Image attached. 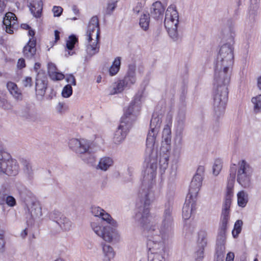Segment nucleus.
<instances>
[{"mask_svg":"<svg viewBox=\"0 0 261 261\" xmlns=\"http://www.w3.org/2000/svg\"><path fill=\"white\" fill-rule=\"evenodd\" d=\"M204 172V168L202 166L198 167L197 172L194 176L189 187L190 197L196 196L202 186V176Z\"/></svg>","mask_w":261,"mask_h":261,"instance_id":"10","label":"nucleus"},{"mask_svg":"<svg viewBox=\"0 0 261 261\" xmlns=\"http://www.w3.org/2000/svg\"><path fill=\"white\" fill-rule=\"evenodd\" d=\"M5 246L4 241V232L3 230L0 231V251L4 249Z\"/></svg>","mask_w":261,"mask_h":261,"instance_id":"49","label":"nucleus"},{"mask_svg":"<svg viewBox=\"0 0 261 261\" xmlns=\"http://www.w3.org/2000/svg\"><path fill=\"white\" fill-rule=\"evenodd\" d=\"M18 169L16 161L12 159L9 153L0 150V174L15 176L17 174Z\"/></svg>","mask_w":261,"mask_h":261,"instance_id":"7","label":"nucleus"},{"mask_svg":"<svg viewBox=\"0 0 261 261\" xmlns=\"http://www.w3.org/2000/svg\"><path fill=\"white\" fill-rule=\"evenodd\" d=\"M47 86V79L44 72L38 73L36 79V93L41 97L45 95Z\"/></svg>","mask_w":261,"mask_h":261,"instance_id":"14","label":"nucleus"},{"mask_svg":"<svg viewBox=\"0 0 261 261\" xmlns=\"http://www.w3.org/2000/svg\"><path fill=\"white\" fill-rule=\"evenodd\" d=\"M100 217L108 223L112 224L113 226L116 225V222L113 220L111 216L108 213H106L104 210Z\"/></svg>","mask_w":261,"mask_h":261,"instance_id":"35","label":"nucleus"},{"mask_svg":"<svg viewBox=\"0 0 261 261\" xmlns=\"http://www.w3.org/2000/svg\"><path fill=\"white\" fill-rule=\"evenodd\" d=\"M234 258V253L232 252H229L226 255L225 261H233Z\"/></svg>","mask_w":261,"mask_h":261,"instance_id":"51","label":"nucleus"},{"mask_svg":"<svg viewBox=\"0 0 261 261\" xmlns=\"http://www.w3.org/2000/svg\"><path fill=\"white\" fill-rule=\"evenodd\" d=\"M135 106V102L132 101L125 110L124 114L121 118L120 124L114 135L113 140L116 144L124 140L133 122L136 119L137 116L133 113Z\"/></svg>","mask_w":261,"mask_h":261,"instance_id":"4","label":"nucleus"},{"mask_svg":"<svg viewBox=\"0 0 261 261\" xmlns=\"http://www.w3.org/2000/svg\"><path fill=\"white\" fill-rule=\"evenodd\" d=\"M21 28L23 30H28L31 27L27 23H22L21 24Z\"/></svg>","mask_w":261,"mask_h":261,"instance_id":"57","label":"nucleus"},{"mask_svg":"<svg viewBox=\"0 0 261 261\" xmlns=\"http://www.w3.org/2000/svg\"><path fill=\"white\" fill-rule=\"evenodd\" d=\"M150 22L149 14H143L140 19L139 24L145 31L148 29Z\"/></svg>","mask_w":261,"mask_h":261,"instance_id":"29","label":"nucleus"},{"mask_svg":"<svg viewBox=\"0 0 261 261\" xmlns=\"http://www.w3.org/2000/svg\"><path fill=\"white\" fill-rule=\"evenodd\" d=\"M165 8L161 2L157 1L154 3L151 8L150 13L152 17L155 19L162 17Z\"/></svg>","mask_w":261,"mask_h":261,"instance_id":"19","label":"nucleus"},{"mask_svg":"<svg viewBox=\"0 0 261 261\" xmlns=\"http://www.w3.org/2000/svg\"><path fill=\"white\" fill-rule=\"evenodd\" d=\"M6 8V4L5 2L3 0H0V13H2L4 11Z\"/></svg>","mask_w":261,"mask_h":261,"instance_id":"52","label":"nucleus"},{"mask_svg":"<svg viewBox=\"0 0 261 261\" xmlns=\"http://www.w3.org/2000/svg\"><path fill=\"white\" fill-rule=\"evenodd\" d=\"M239 168L237 172V181L244 188L251 186V171L250 166L245 160H242L238 163Z\"/></svg>","mask_w":261,"mask_h":261,"instance_id":"8","label":"nucleus"},{"mask_svg":"<svg viewBox=\"0 0 261 261\" xmlns=\"http://www.w3.org/2000/svg\"><path fill=\"white\" fill-rule=\"evenodd\" d=\"M156 169H157V163H156V162L155 161V162H153L150 164V167L149 169L148 168H147V169L146 170L145 172L147 171L148 173H149V170H150V177L151 178L152 180H153V179L155 177Z\"/></svg>","mask_w":261,"mask_h":261,"instance_id":"34","label":"nucleus"},{"mask_svg":"<svg viewBox=\"0 0 261 261\" xmlns=\"http://www.w3.org/2000/svg\"><path fill=\"white\" fill-rule=\"evenodd\" d=\"M171 126L172 120L171 118L170 119L169 122L164 126L163 130V139L162 144L161 146V150L163 149L164 147V145H166V151L169 152L170 150V144L171 141Z\"/></svg>","mask_w":261,"mask_h":261,"instance_id":"16","label":"nucleus"},{"mask_svg":"<svg viewBox=\"0 0 261 261\" xmlns=\"http://www.w3.org/2000/svg\"><path fill=\"white\" fill-rule=\"evenodd\" d=\"M63 106H64V105L63 103H60L59 104V106L60 109V112H61V109L63 107Z\"/></svg>","mask_w":261,"mask_h":261,"instance_id":"61","label":"nucleus"},{"mask_svg":"<svg viewBox=\"0 0 261 261\" xmlns=\"http://www.w3.org/2000/svg\"><path fill=\"white\" fill-rule=\"evenodd\" d=\"M125 88L123 82H122L121 80H119L114 83L113 87L110 90V94L115 95L120 93L123 91Z\"/></svg>","mask_w":261,"mask_h":261,"instance_id":"24","label":"nucleus"},{"mask_svg":"<svg viewBox=\"0 0 261 261\" xmlns=\"http://www.w3.org/2000/svg\"><path fill=\"white\" fill-rule=\"evenodd\" d=\"M178 13L175 5H170L166 10L164 25L170 36L174 38L177 35Z\"/></svg>","mask_w":261,"mask_h":261,"instance_id":"6","label":"nucleus"},{"mask_svg":"<svg viewBox=\"0 0 261 261\" xmlns=\"http://www.w3.org/2000/svg\"><path fill=\"white\" fill-rule=\"evenodd\" d=\"M113 164V160L112 158L105 156L101 158L97 165V168L103 171L107 170Z\"/></svg>","mask_w":261,"mask_h":261,"instance_id":"23","label":"nucleus"},{"mask_svg":"<svg viewBox=\"0 0 261 261\" xmlns=\"http://www.w3.org/2000/svg\"><path fill=\"white\" fill-rule=\"evenodd\" d=\"M30 10L34 17L40 18L42 15L43 3L41 0H33L31 3Z\"/></svg>","mask_w":261,"mask_h":261,"instance_id":"20","label":"nucleus"},{"mask_svg":"<svg viewBox=\"0 0 261 261\" xmlns=\"http://www.w3.org/2000/svg\"><path fill=\"white\" fill-rule=\"evenodd\" d=\"M50 78L53 81H60L64 79L65 75L62 73L58 71V70L50 75Z\"/></svg>","mask_w":261,"mask_h":261,"instance_id":"39","label":"nucleus"},{"mask_svg":"<svg viewBox=\"0 0 261 261\" xmlns=\"http://www.w3.org/2000/svg\"><path fill=\"white\" fill-rule=\"evenodd\" d=\"M35 34V31L32 30L31 28L28 30V35L31 36L32 38L30 39H36L34 37Z\"/></svg>","mask_w":261,"mask_h":261,"instance_id":"53","label":"nucleus"},{"mask_svg":"<svg viewBox=\"0 0 261 261\" xmlns=\"http://www.w3.org/2000/svg\"><path fill=\"white\" fill-rule=\"evenodd\" d=\"M103 251L105 253V256L108 258L109 261L111 258H113L115 256V252L112 247L109 245L103 244L102 246Z\"/></svg>","mask_w":261,"mask_h":261,"instance_id":"30","label":"nucleus"},{"mask_svg":"<svg viewBox=\"0 0 261 261\" xmlns=\"http://www.w3.org/2000/svg\"><path fill=\"white\" fill-rule=\"evenodd\" d=\"M233 187L234 185H232L231 182L227 185L226 192L221 214L218 232V236L222 238L225 236L230 219V207L233 195Z\"/></svg>","mask_w":261,"mask_h":261,"instance_id":"5","label":"nucleus"},{"mask_svg":"<svg viewBox=\"0 0 261 261\" xmlns=\"http://www.w3.org/2000/svg\"><path fill=\"white\" fill-rule=\"evenodd\" d=\"M236 178V171L234 170H232L231 169L230 171L229 176L227 179V184H230V182L232 183V185H234V181Z\"/></svg>","mask_w":261,"mask_h":261,"instance_id":"45","label":"nucleus"},{"mask_svg":"<svg viewBox=\"0 0 261 261\" xmlns=\"http://www.w3.org/2000/svg\"><path fill=\"white\" fill-rule=\"evenodd\" d=\"M233 48L230 44L223 45L217 56L215 64L214 85L216 90L214 96V105L219 111L224 112L228 100L227 86L230 81L228 70L233 64Z\"/></svg>","mask_w":261,"mask_h":261,"instance_id":"1","label":"nucleus"},{"mask_svg":"<svg viewBox=\"0 0 261 261\" xmlns=\"http://www.w3.org/2000/svg\"><path fill=\"white\" fill-rule=\"evenodd\" d=\"M150 192L148 191L145 193L144 197L140 200V203H137L139 211L136 214V218L138 219L140 223L144 227V233L147 238V247L148 249V258L149 261H162L160 260L161 255L157 250L161 245L155 237H159L162 234V231L159 229L155 225L150 224L151 217L150 216L149 206L151 201L149 198Z\"/></svg>","mask_w":261,"mask_h":261,"instance_id":"2","label":"nucleus"},{"mask_svg":"<svg viewBox=\"0 0 261 261\" xmlns=\"http://www.w3.org/2000/svg\"><path fill=\"white\" fill-rule=\"evenodd\" d=\"M120 80L122 82H123V85L125 88L129 89L133 85L135 84L136 81L135 71H128L124 77Z\"/></svg>","mask_w":261,"mask_h":261,"instance_id":"22","label":"nucleus"},{"mask_svg":"<svg viewBox=\"0 0 261 261\" xmlns=\"http://www.w3.org/2000/svg\"><path fill=\"white\" fill-rule=\"evenodd\" d=\"M26 66L25 60L21 58L18 60L17 63V67L18 69H22Z\"/></svg>","mask_w":261,"mask_h":261,"instance_id":"48","label":"nucleus"},{"mask_svg":"<svg viewBox=\"0 0 261 261\" xmlns=\"http://www.w3.org/2000/svg\"><path fill=\"white\" fill-rule=\"evenodd\" d=\"M63 222H61L62 224H60L61 227L64 229L65 230H67L70 229L71 227V222L66 218H64L63 219Z\"/></svg>","mask_w":261,"mask_h":261,"instance_id":"41","label":"nucleus"},{"mask_svg":"<svg viewBox=\"0 0 261 261\" xmlns=\"http://www.w3.org/2000/svg\"><path fill=\"white\" fill-rule=\"evenodd\" d=\"M257 86L261 90V76L259 77L257 79Z\"/></svg>","mask_w":261,"mask_h":261,"instance_id":"58","label":"nucleus"},{"mask_svg":"<svg viewBox=\"0 0 261 261\" xmlns=\"http://www.w3.org/2000/svg\"><path fill=\"white\" fill-rule=\"evenodd\" d=\"M19 26L17 18L12 12L6 13L3 21V27L7 33L12 34L15 30H17Z\"/></svg>","mask_w":261,"mask_h":261,"instance_id":"11","label":"nucleus"},{"mask_svg":"<svg viewBox=\"0 0 261 261\" xmlns=\"http://www.w3.org/2000/svg\"><path fill=\"white\" fill-rule=\"evenodd\" d=\"M77 42L78 38L74 35H70L66 41V48L69 50H72Z\"/></svg>","mask_w":261,"mask_h":261,"instance_id":"31","label":"nucleus"},{"mask_svg":"<svg viewBox=\"0 0 261 261\" xmlns=\"http://www.w3.org/2000/svg\"><path fill=\"white\" fill-rule=\"evenodd\" d=\"M207 233L204 230H200L198 233V242L200 249L196 252V261H200L204 256V250L207 245Z\"/></svg>","mask_w":261,"mask_h":261,"instance_id":"17","label":"nucleus"},{"mask_svg":"<svg viewBox=\"0 0 261 261\" xmlns=\"http://www.w3.org/2000/svg\"><path fill=\"white\" fill-rule=\"evenodd\" d=\"M172 221L171 218V211L170 208L166 209L164 213V219L163 223L164 226L168 223H170Z\"/></svg>","mask_w":261,"mask_h":261,"instance_id":"37","label":"nucleus"},{"mask_svg":"<svg viewBox=\"0 0 261 261\" xmlns=\"http://www.w3.org/2000/svg\"><path fill=\"white\" fill-rule=\"evenodd\" d=\"M243 221L238 220L234 223L233 229L232 231V235L234 238H237L242 231Z\"/></svg>","mask_w":261,"mask_h":261,"instance_id":"28","label":"nucleus"},{"mask_svg":"<svg viewBox=\"0 0 261 261\" xmlns=\"http://www.w3.org/2000/svg\"><path fill=\"white\" fill-rule=\"evenodd\" d=\"M252 102L254 104V109L255 112L261 111V95L253 97Z\"/></svg>","mask_w":261,"mask_h":261,"instance_id":"32","label":"nucleus"},{"mask_svg":"<svg viewBox=\"0 0 261 261\" xmlns=\"http://www.w3.org/2000/svg\"><path fill=\"white\" fill-rule=\"evenodd\" d=\"M0 107L6 109L8 107V101L4 97L0 96Z\"/></svg>","mask_w":261,"mask_h":261,"instance_id":"50","label":"nucleus"},{"mask_svg":"<svg viewBox=\"0 0 261 261\" xmlns=\"http://www.w3.org/2000/svg\"><path fill=\"white\" fill-rule=\"evenodd\" d=\"M101 80V76L99 75L97 78V83H99Z\"/></svg>","mask_w":261,"mask_h":261,"instance_id":"60","label":"nucleus"},{"mask_svg":"<svg viewBox=\"0 0 261 261\" xmlns=\"http://www.w3.org/2000/svg\"><path fill=\"white\" fill-rule=\"evenodd\" d=\"M120 65L121 58L119 57H116L110 67L109 73L110 75L114 76L120 70Z\"/></svg>","mask_w":261,"mask_h":261,"instance_id":"25","label":"nucleus"},{"mask_svg":"<svg viewBox=\"0 0 261 261\" xmlns=\"http://www.w3.org/2000/svg\"><path fill=\"white\" fill-rule=\"evenodd\" d=\"M22 53L24 57L28 59L34 58L36 53V39H29V42L24 46Z\"/></svg>","mask_w":261,"mask_h":261,"instance_id":"18","label":"nucleus"},{"mask_svg":"<svg viewBox=\"0 0 261 261\" xmlns=\"http://www.w3.org/2000/svg\"><path fill=\"white\" fill-rule=\"evenodd\" d=\"M57 70L58 69L54 63L50 62L48 64L47 71L49 75Z\"/></svg>","mask_w":261,"mask_h":261,"instance_id":"44","label":"nucleus"},{"mask_svg":"<svg viewBox=\"0 0 261 261\" xmlns=\"http://www.w3.org/2000/svg\"><path fill=\"white\" fill-rule=\"evenodd\" d=\"M35 211L33 212V210L31 212V216L32 218H37V217H40L42 216V210L41 208L39 206L35 208Z\"/></svg>","mask_w":261,"mask_h":261,"instance_id":"43","label":"nucleus"},{"mask_svg":"<svg viewBox=\"0 0 261 261\" xmlns=\"http://www.w3.org/2000/svg\"><path fill=\"white\" fill-rule=\"evenodd\" d=\"M85 36L88 43V53L92 55L98 53L100 48V30L96 16L92 17L89 21Z\"/></svg>","mask_w":261,"mask_h":261,"instance_id":"3","label":"nucleus"},{"mask_svg":"<svg viewBox=\"0 0 261 261\" xmlns=\"http://www.w3.org/2000/svg\"><path fill=\"white\" fill-rule=\"evenodd\" d=\"M168 161L169 155L166 153L160 159L159 164L161 168H163V170L166 169L168 165Z\"/></svg>","mask_w":261,"mask_h":261,"instance_id":"36","label":"nucleus"},{"mask_svg":"<svg viewBox=\"0 0 261 261\" xmlns=\"http://www.w3.org/2000/svg\"><path fill=\"white\" fill-rule=\"evenodd\" d=\"M161 121L158 117H152L150 120V127L151 130L148 132L146 139V145L147 147H153L155 141L156 136L155 131L160 127Z\"/></svg>","mask_w":261,"mask_h":261,"instance_id":"12","label":"nucleus"},{"mask_svg":"<svg viewBox=\"0 0 261 261\" xmlns=\"http://www.w3.org/2000/svg\"><path fill=\"white\" fill-rule=\"evenodd\" d=\"M60 32L58 30L55 31V41L57 42L60 39Z\"/></svg>","mask_w":261,"mask_h":261,"instance_id":"54","label":"nucleus"},{"mask_svg":"<svg viewBox=\"0 0 261 261\" xmlns=\"http://www.w3.org/2000/svg\"><path fill=\"white\" fill-rule=\"evenodd\" d=\"M134 11H136L137 13H138L140 11V8H139L138 7H136L134 9Z\"/></svg>","mask_w":261,"mask_h":261,"instance_id":"59","label":"nucleus"},{"mask_svg":"<svg viewBox=\"0 0 261 261\" xmlns=\"http://www.w3.org/2000/svg\"><path fill=\"white\" fill-rule=\"evenodd\" d=\"M66 80L69 85H76V81L74 76L72 74H68L67 75Z\"/></svg>","mask_w":261,"mask_h":261,"instance_id":"47","label":"nucleus"},{"mask_svg":"<svg viewBox=\"0 0 261 261\" xmlns=\"http://www.w3.org/2000/svg\"><path fill=\"white\" fill-rule=\"evenodd\" d=\"M10 206H14L16 204V200L15 198L11 196H7L0 193V204H3L4 202Z\"/></svg>","mask_w":261,"mask_h":261,"instance_id":"27","label":"nucleus"},{"mask_svg":"<svg viewBox=\"0 0 261 261\" xmlns=\"http://www.w3.org/2000/svg\"><path fill=\"white\" fill-rule=\"evenodd\" d=\"M22 85L23 87H31L33 85V81L31 77L26 76L22 81Z\"/></svg>","mask_w":261,"mask_h":261,"instance_id":"40","label":"nucleus"},{"mask_svg":"<svg viewBox=\"0 0 261 261\" xmlns=\"http://www.w3.org/2000/svg\"><path fill=\"white\" fill-rule=\"evenodd\" d=\"M7 88L11 94L17 100L22 99V94L19 89L17 85L14 82H8L7 84Z\"/></svg>","mask_w":261,"mask_h":261,"instance_id":"21","label":"nucleus"},{"mask_svg":"<svg viewBox=\"0 0 261 261\" xmlns=\"http://www.w3.org/2000/svg\"><path fill=\"white\" fill-rule=\"evenodd\" d=\"M238 204L239 206L244 207L248 201V194L244 191H240L237 194Z\"/></svg>","mask_w":261,"mask_h":261,"instance_id":"26","label":"nucleus"},{"mask_svg":"<svg viewBox=\"0 0 261 261\" xmlns=\"http://www.w3.org/2000/svg\"><path fill=\"white\" fill-rule=\"evenodd\" d=\"M113 6L112 7V10H113L114 9L115 7V4H112L110 5L109 7H110V6Z\"/></svg>","mask_w":261,"mask_h":261,"instance_id":"62","label":"nucleus"},{"mask_svg":"<svg viewBox=\"0 0 261 261\" xmlns=\"http://www.w3.org/2000/svg\"><path fill=\"white\" fill-rule=\"evenodd\" d=\"M74 53H74V52H73V51H72V52H71V51H69V52H68V54H69V55H70V56H72V55H73Z\"/></svg>","mask_w":261,"mask_h":261,"instance_id":"63","label":"nucleus"},{"mask_svg":"<svg viewBox=\"0 0 261 261\" xmlns=\"http://www.w3.org/2000/svg\"><path fill=\"white\" fill-rule=\"evenodd\" d=\"M91 225L95 233L106 242H111L113 238L117 236V231L114 228L110 226L102 227L96 222H92Z\"/></svg>","mask_w":261,"mask_h":261,"instance_id":"9","label":"nucleus"},{"mask_svg":"<svg viewBox=\"0 0 261 261\" xmlns=\"http://www.w3.org/2000/svg\"><path fill=\"white\" fill-rule=\"evenodd\" d=\"M69 147L71 148L74 149L78 148V151L80 153L87 152L90 147V142L86 139H72L69 142Z\"/></svg>","mask_w":261,"mask_h":261,"instance_id":"15","label":"nucleus"},{"mask_svg":"<svg viewBox=\"0 0 261 261\" xmlns=\"http://www.w3.org/2000/svg\"><path fill=\"white\" fill-rule=\"evenodd\" d=\"M197 195L190 197V189L187 196L185 202L182 208V218L185 220L188 219L190 217L192 212L196 210V199Z\"/></svg>","mask_w":261,"mask_h":261,"instance_id":"13","label":"nucleus"},{"mask_svg":"<svg viewBox=\"0 0 261 261\" xmlns=\"http://www.w3.org/2000/svg\"><path fill=\"white\" fill-rule=\"evenodd\" d=\"M103 211V210L98 206H93L91 207V212L95 217H100Z\"/></svg>","mask_w":261,"mask_h":261,"instance_id":"42","label":"nucleus"},{"mask_svg":"<svg viewBox=\"0 0 261 261\" xmlns=\"http://www.w3.org/2000/svg\"><path fill=\"white\" fill-rule=\"evenodd\" d=\"M53 12L54 16L59 17L62 14L63 9L60 6H54L53 8Z\"/></svg>","mask_w":261,"mask_h":261,"instance_id":"46","label":"nucleus"},{"mask_svg":"<svg viewBox=\"0 0 261 261\" xmlns=\"http://www.w3.org/2000/svg\"><path fill=\"white\" fill-rule=\"evenodd\" d=\"M222 162L221 160L218 159H216L215 161L214 166H213V173L215 175H217L220 173V171L222 169Z\"/></svg>","mask_w":261,"mask_h":261,"instance_id":"33","label":"nucleus"},{"mask_svg":"<svg viewBox=\"0 0 261 261\" xmlns=\"http://www.w3.org/2000/svg\"><path fill=\"white\" fill-rule=\"evenodd\" d=\"M28 234L27 228H25L21 233L20 235L22 238H25Z\"/></svg>","mask_w":261,"mask_h":261,"instance_id":"56","label":"nucleus"},{"mask_svg":"<svg viewBox=\"0 0 261 261\" xmlns=\"http://www.w3.org/2000/svg\"><path fill=\"white\" fill-rule=\"evenodd\" d=\"M56 261H64L62 259L59 258L57 259Z\"/></svg>","mask_w":261,"mask_h":261,"instance_id":"64","label":"nucleus"},{"mask_svg":"<svg viewBox=\"0 0 261 261\" xmlns=\"http://www.w3.org/2000/svg\"><path fill=\"white\" fill-rule=\"evenodd\" d=\"M72 93V88L70 85H66L62 92V96L64 97H69Z\"/></svg>","mask_w":261,"mask_h":261,"instance_id":"38","label":"nucleus"},{"mask_svg":"<svg viewBox=\"0 0 261 261\" xmlns=\"http://www.w3.org/2000/svg\"><path fill=\"white\" fill-rule=\"evenodd\" d=\"M41 67V64L39 62H36L35 63L34 66V69L36 72H37L39 69H40Z\"/></svg>","mask_w":261,"mask_h":261,"instance_id":"55","label":"nucleus"}]
</instances>
